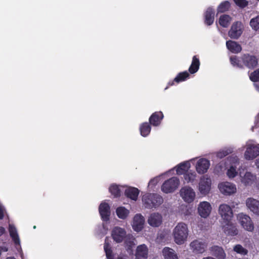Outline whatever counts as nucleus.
I'll return each mask as SVG.
<instances>
[{"label": "nucleus", "instance_id": "nucleus-1", "mask_svg": "<svg viewBox=\"0 0 259 259\" xmlns=\"http://www.w3.org/2000/svg\"><path fill=\"white\" fill-rule=\"evenodd\" d=\"M231 64L234 66L240 69H243L244 67L253 69L258 65V59L254 55L249 54H244L240 58L236 56H232L230 58Z\"/></svg>", "mask_w": 259, "mask_h": 259}, {"label": "nucleus", "instance_id": "nucleus-2", "mask_svg": "<svg viewBox=\"0 0 259 259\" xmlns=\"http://www.w3.org/2000/svg\"><path fill=\"white\" fill-rule=\"evenodd\" d=\"M173 235L175 242L181 245L186 240L188 235L187 225L184 223H179L173 231Z\"/></svg>", "mask_w": 259, "mask_h": 259}, {"label": "nucleus", "instance_id": "nucleus-3", "mask_svg": "<svg viewBox=\"0 0 259 259\" xmlns=\"http://www.w3.org/2000/svg\"><path fill=\"white\" fill-rule=\"evenodd\" d=\"M142 201L147 208H156L163 202L161 196L156 193H147L143 196Z\"/></svg>", "mask_w": 259, "mask_h": 259}, {"label": "nucleus", "instance_id": "nucleus-4", "mask_svg": "<svg viewBox=\"0 0 259 259\" xmlns=\"http://www.w3.org/2000/svg\"><path fill=\"white\" fill-rule=\"evenodd\" d=\"M179 185V179L173 177L164 181L161 186V190L166 194L172 193L178 188Z\"/></svg>", "mask_w": 259, "mask_h": 259}, {"label": "nucleus", "instance_id": "nucleus-5", "mask_svg": "<svg viewBox=\"0 0 259 259\" xmlns=\"http://www.w3.org/2000/svg\"><path fill=\"white\" fill-rule=\"evenodd\" d=\"M211 180L207 176H203L200 179L198 184V190L200 193L204 195H207L211 189Z\"/></svg>", "mask_w": 259, "mask_h": 259}, {"label": "nucleus", "instance_id": "nucleus-6", "mask_svg": "<svg viewBox=\"0 0 259 259\" xmlns=\"http://www.w3.org/2000/svg\"><path fill=\"white\" fill-rule=\"evenodd\" d=\"M180 195L183 199L187 203H191L195 198V192L189 186L182 187L180 191Z\"/></svg>", "mask_w": 259, "mask_h": 259}, {"label": "nucleus", "instance_id": "nucleus-7", "mask_svg": "<svg viewBox=\"0 0 259 259\" xmlns=\"http://www.w3.org/2000/svg\"><path fill=\"white\" fill-rule=\"evenodd\" d=\"M237 218L244 229L248 231H252L253 230V224L248 215L240 213L238 214Z\"/></svg>", "mask_w": 259, "mask_h": 259}, {"label": "nucleus", "instance_id": "nucleus-8", "mask_svg": "<svg viewBox=\"0 0 259 259\" xmlns=\"http://www.w3.org/2000/svg\"><path fill=\"white\" fill-rule=\"evenodd\" d=\"M258 156H259V144H248L244 153L245 159L252 160Z\"/></svg>", "mask_w": 259, "mask_h": 259}, {"label": "nucleus", "instance_id": "nucleus-9", "mask_svg": "<svg viewBox=\"0 0 259 259\" xmlns=\"http://www.w3.org/2000/svg\"><path fill=\"white\" fill-rule=\"evenodd\" d=\"M243 32L241 22L237 21L233 23L228 32L229 36L232 39H238Z\"/></svg>", "mask_w": 259, "mask_h": 259}, {"label": "nucleus", "instance_id": "nucleus-10", "mask_svg": "<svg viewBox=\"0 0 259 259\" xmlns=\"http://www.w3.org/2000/svg\"><path fill=\"white\" fill-rule=\"evenodd\" d=\"M219 211L223 222H228L230 220H232L233 211L229 205L226 204L220 205Z\"/></svg>", "mask_w": 259, "mask_h": 259}, {"label": "nucleus", "instance_id": "nucleus-11", "mask_svg": "<svg viewBox=\"0 0 259 259\" xmlns=\"http://www.w3.org/2000/svg\"><path fill=\"white\" fill-rule=\"evenodd\" d=\"M230 220L228 222H223V229L224 233L229 236H234L238 234V230L235 225Z\"/></svg>", "mask_w": 259, "mask_h": 259}, {"label": "nucleus", "instance_id": "nucleus-12", "mask_svg": "<svg viewBox=\"0 0 259 259\" xmlns=\"http://www.w3.org/2000/svg\"><path fill=\"white\" fill-rule=\"evenodd\" d=\"M219 188L223 194L226 195H231L236 191V186L228 182L220 184L219 185Z\"/></svg>", "mask_w": 259, "mask_h": 259}, {"label": "nucleus", "instance_id": "nucleus-13", "mask_svg": "<svg viewBox=\"0 0 259 259\" xmlns=\"http://www.w3.org/2000/svg\"><path fill=\"white\" fill-rule=\"evenodd\" d=\"M111 235L114 241L117 243L121 242L126 236L125 230L119 227L113 229Z\"/></svg>", "mask_w": 259, "mask_h": 259}, {"label": "nucleus", "instance_id": "nucleus-14", "mask_svg": "<svg viewBox=\"0 0 259 259\" xmlns=\"http://www.w3.org/2000/svg\"><path fill=\"white\" fill-rule=\"evenodd\" d=\"M211 210V206L209 202L203 201L199 204L198 211L201 217L207 218L210 213Z\"/></svg>", "mask_w": 259, "mask_h": 259}, {"label": "nucleus", "instance_id": "nucleus-15", "mask_svg": "<svg viewBox=\"0 0 259 259\" xmlns=\"http://www.w3.org/2000/svg\"><path fill=\"white\" fill-rule=\"evenodd\" d=\"M99 211L103 221H108L109 220L110 207L107 203L102 202L99 205Z\"/></svg>", "mask_w": 259, "mask_h": 259}, {"label": "nucleus", "instance_id": "nucleus-16", "mask_svg": "<svg viewBox=\"0 0 259 259\" xmlns=\"http://www.w3.org/2000/svg\"><path fill=\"white\" fill-rule=\"evenodd\" d=\"M145 219L141 214H136L133 220V228L136 232L141 231L144 228Z\"/></svg>", "mask_w": 259, "mask_h": 259}, {"label": "nucleus", "instance_id": "nucleus-17", "mask_svg": "<svg viewBox=\"0 0 259 259\" xmlns=\"http://www.w3.org/2000/svg\"><path fill=\"white\" fill-rule=\"evenodd\" d=\"M210 166V162L205 158L199 159L196 165V169L198 173L203 174L207 172Z\"/></svg>", "mask_w": 259, "mask_h": 259}, {"label": "nucleus", "instance_id": "nucleus-18", "mask_svg": "<svg viewBox=\"0 0 259 259\" xmlns=\"http://www.w3.org/2000/svg\"><path fill=\"white\" fill-rule=\"evenodd\" d=\"M190 247L193 251L198 253H202L205 250L207 244L202 241L195 240L190 243Z\"/></svg>", "mask_w": 259, "mask_h": 259}, {"label": "nucleus", "instance_id": "nucleus-19", "mask_svg": "<svg viewBox=\"0 0 259 259\" xmlns=\"http://www.w3.org/2000/svg\"><path fill=\"white\" fill-rule=\"evenodd\" d=\"M163 118V114L162 112H155L149 117V123L154 126H157L160 124Z\"/></svg>", "mask_w": 259, "mask_h": 259}, {"label": "nucleus", "instance_id": "nucleus-20", "mask_svg": "<svg viewBox=\"0 0 259 259\" xmlns=\"http://www.w3.org/2000/svg\"><path fill=\"white\" fill-rule=\"evenodd\" d=\"M148 223L152 227H158L162 223V217L158 213H153L149 217Z\"/></svg>", "mask_w": 259, "mask_h": 259}, {"label": "nucleus", "instance_id": "nucleus-21", "mask_svg": "<svg viewBox=\"0 0 259 259\" xmlns=\"http://www.w3.org/2000/svg\"><path fill=\"white\" fill-rule=\"evenodd\" d=\"M148 250L145 244L139 245L136 249V259H146L148 257Z\"/></svg>", "mask_w": 259, "mask_h": 259}, {"label": "nucleus", "instance_id": "nucleus-22", "mask_svg": "<svg viewBox=\"0 0 259 259\" xmlns=\"http://www.w3.org/2000/svg\"><path fill=\"white\" fill-rule=\"evenodd\" d=\"M246 205L253 213L259 215V200L252 198H248L246 200Z\"/></svg>", "mask_w": 259, "mask_h": 259}, {"label": "nucleus", "instance_id": "nucleus-23", "mask_svg": "<svg viewBox=\"0 0 259 259\" xmlns=\"http://www.w3.org/2000/svg\"><path fill=\"white\" fill-rule=\"evenodd\" d=\"M189 76L190 74L187 71L180 72L178 74V75L172 81H169L168 82V85H174L175 82L179 83L181 82L184 81L189 78Z\"/></svg>", "mask_w": 259, "mask_h": 259}, {"label": "nucleus", "instance_id": "nucleus-24", "mask_svg": "<svg viewBox=\"0 0 259 259\" xmlns=\"http://www.w3.org/2000/svg\"><path fill=\"white\" fill-rule=\"evenodd\" d=\"M124 194L126 197L136 201L139 194V190L135 187H128L125 189Z\"/></svg>", "mask_w": 259, "mask_h": 259}, {"label": "nucleus", "instance_id": "nucleus-25", "mask_svg": "<svg viewBox=\"0 0 259 259\" xmlns=\"http://www.w3.org/2000/svg\"><path fill=\"white\" fill-rule=\"evenodd\" d=\"M227 49L233 53H238L242 50L241 46L237 42L231 40L226 42Z\"/></svg>", "mask_w": 259, "mask_h": 259}, {"label": "nucleus", "instance_id": "nucleus-26", "mask_svg": "<svg viewBox=\"0 0 259 259\" xmlns=\"http://www.w3.org/2000/svg\"><path fill=\"white\" fill-rule=\"evenodd\" d=\"M241 182L245 186L251 185L256 180L255 175H253L250 172H246L244 176H241Z\"/></svg>", "mask_w": 259, "mask_h": 259}, {"label": "nucleus", "instance_id": "nucleus-27", "mask_svg": "<svg viewBox=\"0 0 259 259\" xmlns=\"http://www.w3.org/2000/svg\"><path fill=\"white\" fill-rule=\"evenodd\" d=\"M214 19V10L211 8H208L205 13V23L207 25L213 24Z\"/></svg>", "mask_w": 259, "mask_h": 259}, {"label": "nucleus", "instance_id": "nucleus-28", "mask_svg": "<svg viewBox=\"0 0 259 259\" xmlns=\"http://www.w3.org/2000/svg\"><path fill=\"white\" fill-rule=\"evenodd\" d=\"M162 252L164 259H179L175 250L171 248L165 247Z\"/></svg>", "mask_w": 259, "mask_h": 259}, {"label": "nucleus", "instance_id": "nucleus-29", "mask_svg": "<svg viewBox=\"0 0 259 259\" xmlns=\"http://www.w3.org/2000/svg\"><path fill=\"white\" fill-rule=\"evenodd\" d=\"M211 251L218 259H224L226 257V253L222 247L213 246L211 248Z\"/></svg>", "mask_w": 259, "mask_h": 259}, {"label": "nucleus", "instance_id": "nucleus-30", "mask_svg": "<svg viewBox=\"0 0 259 259\" xmlns=\"http://www.w3.org/2000/svg\"><path fill=\"white\" fill-rule=\"evenodd\" d=\"M200 65V61L197 56H194L191 65L189 68V72L191 74H194L197 72Z\"/></svg>", "mask_w": 259, "mask_h": 259}, {"label": "nucleus", "instance_id": "nucleus-31", "mask_svg": "<svg viewBox=\"0 0 259 259\" xmlns=\"http://www.w3.org/2000/svg\"><path fill=\"white\" fill-rule=\"evenodd\" d=\"M9 231L10 236L12 238L15 244H19L20 243V239L15 226L13 225L10 224L9 226Z\"/></svg>", "mask_w": 259, "mask_h": 259}, {"label": "nucleus", "instance_id": "nucleus-32", "mask_svg": "<svg viewBox=\"0 0 259 259\" xmlns=\"http://www.w3.org/2000/svg\"><path fill=\"white\" fill-rule=\"evenodd\" d=\"M232 18L228 15H223L220 16L219 20L220 25L225 28L229 26L231 21Z\"/></svg>", "mask_w": 259, "mask_h": 259}, {"label": "nucleus", "instance_id": "nucleus-33", "mask_svg": "<svg viewBox=\"0 0 259 259\" xmlns=\"http://www.w3.org/2000/svg\"><path fill=\"white\" fill-rule=\"evenodd\" d=\"M151 127L150 123L147 122L143 123L140 127L141 135L143 137H147L148 136L151 132Z\"/></svg>", "mask_w": 259, "mask_h": 259}, {"label": "nucleus", "instance_id": "nucleus-34", "mask_svg": "<svg viewBox=\"0 0 259 259\" xmlns=\"http://www.w3.org/2000/svg\"><path fill=\"white\" fill-rule=\"evenodd\" d=\"M116 212L117 217L121 219H125L129 214V210L123 206H120L117 208Z\"/></svg>", "mask_w": 259, "mask_h": 259}, {"label": "nucleus", "instance_id": "nucleus-35", "mask_svg": "<svg viewBox=\"0 0 259 259\" xmlns=\"http://www.w3.org/2000/svg\"><path fill=\"white\" fill-rule=\"evenodd\" d=\"M190 167V164L187 162H184L180 163L178 165L176 172L179 175H181L186 173L188 171V169Z\"/></svg>", "mask_w": 259, "mask_h": 259}, {"label": "nucleus", "instance_id": "nucleus-36", "mask_svg": "<svg viewBox=\"0 0 259 259\" xmlns=\"http://www.w3.org/2000/svg\"><path fill=\"white\" fill-rule=\"evenodd\" d=\"M124 244L126 247V249L132 250L133 247L135 246V238L132 235H128L125 237Z\"/></svg>", "mask_w": 259, "mask_h": 259}, {"label": "nucleus", "instance_id": "nucleus-37", "mask_svg": "<svg viewBox=\"0 0 259 259\" xmlns=\"http://www.w3.org/2000/svg\"><path fill=\"white\" fill-rule=\"evenodd\" d=\"M109 190L114 197L118 198L120 196V190L118 185L116 184L111 185Z\"/></svg>", "mask_w": 259, "mask_h": 259}, {"label": "nucleus", "instance_id": "nucleus-38", "mask_svg": "<svg viewBox=\"0 0 259 259\" xmlns=\"http://www.w3.org/2000/svg\"><path fill=\"white\" fill-rule=\"evenodd\" d=\"M104 249L107 259H114V256L111 247L108 242L106 241L104 245Z\"/></svg>", "mask_w": 259, "mask_h": 259}, {"label": "nucleus", "instance_id": "nucleus-39", "mask_svg": "<svg viewBox=\"0 0 259 259\" xmlns=\"http://www.w3.org/2000/svg\"><path fill=\"white\" fill-rule=\"evenodd\" d=\"M196 174L194 171L193 172L187 171L184 175L185 181L188 183H193L196 179Z\"/></svg>", "mask_w": 259, "mask_h": 259}, {"label": "nucleus", "instance_id": "nucleus-40", "mask_svg": "<svg viewBox=\"0 0 259 259\" xmlns=\"http://www.w3.org/2000/svg\"><path fill=\"white\" fill-rule=\"evenodd\" d=\"M230 7V3L229 1H224L221 3L218 7V13H224L228 11Z\"/></svg>", "mask_w": 259, "mask_h": 259}, {"label": "nucleus", "instance_id": "nucleus-41", "mask_svg": "<svg viewBox=\"0 0 259 259\" xmlns=\"http://www.w3.org/2000/svg\"><path fill=\"white\" fill-rule=\"evenodd\" d=\"M233 250L236 253L243 255H246L248 253V250L240 244L235 245L233 247Z\"/></svg>", "mask_w": 259, "mask_h": 259}, {"label": "nucleus", "instance_id": "nucleus-42", "mask_svg": "<svg viewBox=\"0 0 259 259\" xmlns=\"http://www.w3.org/2000/svg\"><path fill=\"white\" fill-rule=\"evenodd\" d=\"M250 79L253 82H257L259 81V69H256L251 72L249 75ZM257 90L259 91V83L256 84Z\"/></svg>", "mask_w": 259, "mask_h": 259}, {"label": "nucleus", "instance_id": "nucleus-43", "mask_svg": "<svg viewBox=\"0 0 259 259\" xmlns=\"http://www.w3.org/2000/svg\"><path fill=\"white\" fill-rule=\"evenodd\" d=\"M250 25L252 28L255 30L259 29V16H256L251 19Z\"/></svg>", "mask_w": 259, "mask_h": 259}, {"label": "nucleus", "instance_id": "nucleus-44", "mask_svg": "<svg viewBox=\"0 0 259 259\" xmlns=\"http://www.w3.org/2000/svg\"><path fill=\"white\" fill-rule=\"evenodd\" d=\"M232 150L230 148L225 149L220 151L217 154V157L223 158L232 152Z\"/></svg>", "mask_w": 259, "mask_h": 259}, {"label": "nucleus", "instance_id": "nucleus-45", "mask_svg": "<svg viewBox=\"0 0 259 259\" xmlns=\"http://www.w3.org/2000/svg\"><path fill=\"white\" fill-rule=\"evenodd\" d=\"M227 174L230 178H233L236 177L237 174L236 167L232 165L231 166L230 168L227 170Z\"/></svg>", "mask_w": 259, "mask_h": 259}, {"label": "nucleus", "instance_id": "nucleus-46", "mask_svg": "<svg viewBox=\"0 0 259 259\" xmlns=\"http://www.w3.org/2000/svg\"><path fill=\"white\" fill-rule=\"evenodd\" d=\"M235 4L241 8H244L248 4V2L246 0H233Z\"/></svg>", "mask_w": 259, "mask_h": 259}, {"label": "nucleus", "instance_id": "nucleus-47", "mask_svg": "<svg viewBox=\"0 0 259 259\" xmlns=\"http://www.w3.org/2000/svg\"><path fill=\"white\" fill-rule=\"evenodd\" d=\"M4 217V210L3 207L0 205V220L3 219Z\"/></svg>", "mask_w": 259, "mask_h": 259}, {"label": "nucleus", "instance_id": "nucleus-48", "mask_svg": "<svg viewBox=\"0 0 259 259\" xmlns=\"http://www.w3.org/2000/svg\"><path fill=\"white\" fill-rule=\"evenodd\" d=\"M6 232V230L3 227H0V237Z\"/></svg>", "mask_w": 259, "mask_h": 259}, {"label": "nucleus", "instance_id": "nucleus-49", "mask_svg": "<svg viewBox=\"0 0 259 259\" xmlns=\"http://www.w3.org/2000/svg\"><path fill=\"white\" fill-rule=\"evenodd\" d=\"M255 165L257 166V167L259 168V158L255 160Z\"/></svg>", "mask_w": 259, "mask_h": 259}, {"label": "nucleus", "instance_id": "nucleus-50", "mask_svg": "<svg viewBox=\"0 0 259 259\" xmlns=\"http://www.w3.org/2000/svg\"><path fill=\"white\" fill-rule=\"evenodd\" d=\"M203 259H215V258H213V257H210V256H209V257H205V258H204Z\"/></svg>", "mask_w": 259, "mask_h": 259}, {"label": "nucleus", "instance_id": "nucleus-51", "mask_svg": "<svg viewBox=\"0 0 259 259\" xmlns=\"http://www.w3.org/2000/svg\"><path fill=\"white\" fill-rule=\"evenodd\" d=\"M154 182V180H151L149 183V185H150L151 184H152L153 182Z\"/></svg>", "mask_w": 259, "mask_h": 259}, {"label": "nucleus", "instance_id": "nucleus-52", "mask_svg": "<svg viewBox=\"0 0 259 259\" xmlns=\"http://www.w3.org/2000/svg\"><path fill=\"white\" fill-rule=\"evenodd\" d=\"M6 259H15L14 257H8Z\"/></svg>", "mask_w": 259, "mask_h": 259}, {"label": "nucleus", "instance_id": "nucleus-53", "mask_svg": "<svg viewBox=\"0 0 259 259\" xmlns=\"http://www.w3.org/2000/svg\"><path fill=\"white\" fill-rule=\"evenodd\" d=\"M118 259H124V258H123L122 257H118Z\"/></svg>", "mask_w": 259, "mask_h": 259}]
</instances>
